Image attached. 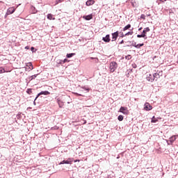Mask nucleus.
<instances>
[{
  "instance_id": "1",
  "label": "nucleus",
  "mask_w": 178,
  "mask_h": 178,
  "mask_svg": "<svg viewBox=\"0 0 178 178\" xmlns=\"http://www.w3.org/2000/svg\"><path fill=\"white\" fill-rule=\"evenodd\" d=\"M118 69V63L113 61L110 63V72L113 73Z\"/></svg>"
},
{
  "instance_id": "2",
  "label": "nucleus",
  "mask_w": 178,
  "mask_h": 178,
  "mask_svg": "<svg viewBox=\"0 0 178 178\" xmlns=\"http://www.w3.org/2000/svg\"><path fill=\"white\" fill-rule=\"evenodd\" d=\"M74 161V159L69 158L67 160H63V161L60 162L58 165H72Z\"/></svg>"
},
{
  "instance_id": "3",
  "label": "nucleus",
  "mask_w": 178,
  "mask_h": 178,
  "mask_svg": "<svg viewBox=\"0 0 178 178\" xmlns=\"http://www.w3.org/2000/svg\"><path fill=\"white\" fill-rule=\"evenodd\" d=\"M112 35V40L111 42H113L118 40V37H119V31H116L115 32L111 33Z\"/></svg>"
},
{
  "instance_id": "4",
  "label": "nucleus",
  "mask_w": 178,
  "mask_h": 178,
  "mask_svg": "<svg viewBox=\"0 0 178 178\" xmlns=\"http://www.w3.org/2000/svg\"><path fill=\"white\" fill-rule=\"evenodd\" d=\"M120 112L123 113V115H127L129 113V111H127V107L121 106L120 108Z\"/></svg>"
},
{
  "instance_id": "5",
  "label": "nucleus",
  "mask_w": 178,
  "mask_h": 178,
  "mask_svg": "<svg viewBox=\"0 0 178 178\" xmlns=\"http://www.w3.org/2000/svg\"><path fill=\"white\" fill-rule=\"evenodd\" d=\"M151 29L149 27H146L143 29L142 34L145 36V40H147V33L149 32Z\"/></svg>"
},
{
  "instance_id": "6",
  "label": "nucleus",
  "mask_w": 178,
  "mask_h": 178,
  "mask_svg": "<svg viewBox=\"0 0 178 178\" xmlns=\"http://www.w3.org/2000/svg\"><path fill=\"white\" fill-rule=\"evenodd\" d=\"M102 41H104V42H111V35H106L105 37L102 38Z\"/></svg>"
},
{
  "instance_id": "7",
  "label": "nucleus",
  "mask_w": 178,
  "mask_h": 178,
  "mask_svg": "<svg viewBox=\"0 0 178 178\" xmlns=\"http://www.w3.org/2000/svg\"><path fill=\"white\" fill-rule=\"evenodd\" d=\"M147 81H149L150 83H152L153 81H155V78H154V74H149V75L147 76Z\"/></svg>"
},
{
  "instance_id": "8",
  "label": "nucleus",
  "mask_w": 178,
  "mask_h": 178,
  "mask_svg": "<svg viewBox=\"0 0 178 178\" xmlns=\"http://www.w3.org/2000/svg\"><path fill=\"white\" fill-rule=\"evenodd\" d=\"M144 109H145V111H152V106H151V104H149V103L146 102L144 105Z\"/></svg>"
},
{
  "instance_id": "9",
  "label": "nucleus",
  "mask_w": 178,
  "mask_h": 178,
  "mask_svg": "<svg viewBox=\"0 0 178 178\" xmlns=\"http://www.w3.org/2000/svg\"><path fill=\"white\" fill-rule=\"evenodd\" d=\"M176 138H177V136H171L170 138V143L168 141H167L168 145H170V144H172V143H175V141H176Z\"/></svg>"
},
{
  "instance_id": "10",
  "label": "nucleus",
  "mask_w": 178,
  "mask_h": 178,
  "mask_svg": "<svg viewBox=\"0 0 178 178\" xmlns=\"http://www.w3.org/2000/svg\"><path fill=\"white\" fill-rule=\"evenodd\" d=\"M15 10H16L15 8L11 7L7 9V13L8 15H12L13 13H15Z\"/></svg>"
},
{
  "instance_id": "11",
  "label": "nucleus",
  "mask_w": 178,
  "mask_h": 178,
  "mask_svg": "<svg viewBox=\"0 0 178 178\" xmlns=\"http://www.w3.org/2000/svg\"><path fill=\"white\" fill-rule=\"evenodd\" d=\"M83 19H84L85 20H91V19H92V14H90V15H83Z\"/></svg>"
},
{
  "instance_id": "12",
  "label": "nucleus",
  "mask_w": 178,
  "mask_h": 178,
  "mask_svg": "<svg viewBox=\"0 0 178 178\" xmlns=\"http://www.w3.org/2000/svg\"><path fill=\"white\" fill-rule=\"evenodd\" d=\"M95 3V1L94 0H88L86 3V6H91V5H94Z\"/></svg>"
},
{
  "instance_id": "13",
  "label": "nucleus",
  "mask_w": 178,
  "mask_h": 178,
  "mask_svg": "<svg viewBox=\"0 0 178 178\" xmlns=\"http://www.w3.org/2000/svg\"><path fill=\"white\" fill-rule=\"evenodd\" d=\"M153 76H154V81H158V79H160L161 77L159 76V74H158V72L153 74Z\"/></svg>"
},
{
  "instance_id": "14",
  "label": "nucleus",
  "mask_w": 178,
  "mask_h": 178,
  "mask_svg": "<svg viewBox=\"0 0 178 178\" xmlns=\"http://www.w3.org/2000/svg\"><path fill=\"white\" fill-rule=\"evenodd\" d=\"M131 4L132 5L133 8H137L138 6V4L137 2H136V0H131Z\"/></svg>"
},
{
  "instance_id": "15",
  "label": "nucleus",
  "mask_w": 178,
  "mask_h": 178,
  "mask_svg": "<svg viewBox=\"0 0 178 178\" xmlns=\"http://www.w3.org/2000/svg\"><path fill=\"white\" fill-rule=\"evenodd\" d=\"M131 28V24H128L127 26H125L123 29L122 31H126V30H129V29Z\"/></svg>"
},
{
  "instance_id": "16",
  "label": "nucleus",
  "mask_w": 178,
  "mask_h": 178,
  "mask_svg": "<svg viewBox=\"0 0 178 178\" xmlns=\"http://www.w3.org/2000/svg\"><path fill=\"white\" fill-rule=\"evenodd\" d=\"M40 94L42 95H49L51 94V92H49V91H48V90H44V91H41Z\"/></svg>"
},
{
  "instance_id": "17",
  "label": "nucleus",
  "mask_w": 178,
  "mask_h": 178,
  "mask_svg": "<svg viewBox=\"0 0 178 178\" xmlns=\"http://www.w3.org/2000/svg\"><path fill=\"white\" fill-rule=\"evenodd\" d=\"M74 55H76V53L67 54L66 58H73V56H74Z\"/></svg>"
},
{
  "instance_id": "18",
  "label": "nucleus",
  "mask_w": 178,
  "mask_h": 178,
  "mask_svg": "<svg viewBox=\"0 0 178 178\" xmlns=\"http://www.w3.org/2000/svg\"><path fill=\"white\" fill-rule=\"evenodd\" d=\"M47 19H49V20H55V17H54L52 14H48Z\"/></svg>"
},
{
  "instance_id": "19",
  "label": "nucleus",
  "mask_w": 178,
  "mask_h": 178,
  "mask_svg": "<svg viewBox=\"0 0 178 178\" xmlns=\"http://www.w3.org/2000/svg\"><path fill=\"white\" fill-rule=\"evenodd\" d=\"M27 67H29V69H30L31 70H33L34 69L33 66V63H29L26 65Z\"/></svg>"
},
{
  "instance_id": "20",
  "label": "nucleus",
  "mask_w": 178,
  "mask_h": 178,
  "mask_svg": "<svg viewBox=\"0 0 178 178\" xmlns=\"http://www.w3.org/2000/svg\"><path fill=\"white\" fill-rule=\"evenodd\" d=\"M156 122H158V118H155V116H153L152 118L151 122L152 123H156Z\"/></svg>"
},
{
  "instance_id": "21",
  "label": "nucleus",
  "mask_w": 178,
  "mask_h": 178,
  "mask_svg": "<svg viewBox=\"0 0 178 178\" xmlns=\"http://www.w3.org/2000/svg\"><path fill=\"white\" fill-rule=\"evenodd\" d=\"M124 118V117L122 115H120L118 117V120H119V122H122L123 121V119Z\"/></svg>"
},
{
  "instance_id": "22",
  "label": "nucleus",
  "mask_w": 178,
  "mask_h": 178,
  "mask_svg": "<svg viewBox=\"0 0 178 178\" xmlns=\"http://www.w3.org/2000/svg\"><path fill=\"white\" fill-rule=\"evenodd\" d=\"M125 37L127 35H133V28L131 29V31H129L127 33L124 34Z\"/></svg>"
},
{
  "instance_id": "23",
  "label": "nucleus",
  "mask_w": 178,
  "mask_h": 178,
  "mask_svg": "<svg viewBox=\"0 0 178 178\" xmlns=\"http://www.w3.org/2000/svg\"><path fill=\"white\" fill-rule=\"evenodd\" d=\"M26 92L29 94V95H31L32 92H33V89L31 88H28L26 90Z\"/></svg>"
},
{
  "instance_id": "24",
  "label": "nucleus",
  "mask_w": 178,
  "mask_h": 178,
  "mask_svg": "<svg viewBox=\"0 0 178 178\" xmlns=\"http://www.w3.org/2000/svg\"><path fill=\"white\" fill-rule=\"evenodd\" d=\"M57 102L58 104L59 108H62V106H63V104H62V101H60V99H58Z\"/></svg>"
},
{
  "instance_id": "25",
  "label": "nucleus",
  "mask_w": 178,
  "mask_h": 178,
  "mask_svg": "<svg viewBox=\"0 0 178 178\" xmlns=\"http://www.w3.org/2000/svg\"><path fill=\"white\" fill-rule=\"evenodd\" d=\"M141 47H144V43H139L138 44H136V47L138 49L141 48Z\"/></svg>"
},
{
  "instance_id": "26",
  "label": "nucleus",
  "mask_w": 178,
  "mask_h": 178,
  "mask_svg": "<svg viewBox=\"0 0 178 178\" xmlns=\"http://www.w3.org/2000/svg\"><path fill=\"white\" fill-rule=\"evenodd\" d=\"M31 9L33 13H34V14L37 13V9H35V7L31 6Z\"/></svg>"
},
{
  "instance_id": "27",
  "label": "nucleus",
  "mask_w": 178,
  "mask_h": 178,
  "mask_svg": "<svg viewBox=\"0 0 178 178\" xmlns=\"http://www.w3.org/2000/svg\"><path fill=\"white\" fill-rule=\"evenodd\" d=\"M38 76V74L32 75L31 76V79H30V81H31V80H34V79H35Z\"/></svg>"
},
{
  "instance_id": "28",
  "label": "nucleus",
  "mask_w": 178,
  "mask_h": 178,
  "mask_svg": "<svg viewBox=\"0 0 178 178\" xmlns=\"http://www.w3.org/2000/svg\"><path fill=\"white\" fill-rule=\"evenodd\" d=\"M125 59H127V60H130V59H131V55L128 54L125 56Z\"/></svg>"
},
{
  "instance_id": "29",
  "label": "nucleus",
  "mask_w": 178,
  "mask_h": 178,
  "mask_svg": "<svg viewBox=\"0 0 178 178\" xmlns=\"http://www.w3.org/2000/svg\"><path fill=\"white\" fill-rule=\"evenodd\" d=\"M137 38H145V36L143 33H141L140 35V34L137 35Z\"/></svg>"
},
{
  "instance_id": "30",
  "label": "nucleus",
  "mask_w": 178,
  "mask_h": 178,
  "mask_svg": "<svg viewBox=\"0 0 178 178\" xmlns=\"http://www.w3.org/2000/svg\"><path fill=\"white\" fill-rule=\"evenodd\" d=\"M74 95H75L76 97H84V95L77 92H74Z\"/></svg>"
},
{
  "instance_id": "31",
  "label": "nucleus",
  "mask_w": 178,
  "mask_h": 178,
  "mask_svg": "<svg viewBox=\"0 0 178 178\" xmlns=\"http://www.w3.org/2000/svg\"><path fill=\"white\" fill-rule=\"evenodd\" d=\"M31 52H33V53L37 52V49H35L34 47H31Z\"/></svg>"
},
{
  "instance_id": "32",
  "label": "nucleus",
  "mask_w": 178,
  "mask_h": 178,
  "mask_svg": "<svg viewBox=\"0 0 178 178\" xmlns=\"http://www.w3.org/2000/svg\"><path fill=\"white\" fill-rule=\"evenodd\" d=\"M119 34L121 38H123V37H126V35H124V34L122 31L119 32Z\"/></svg>"
},
{
  "instance_id": "33",
  "label": "nucleus",
  "mask_w": 178,
  "mask_h": 178,
  "mask_svg": "<svg viewBox=\"0 0 178 178\" xmlns=\"http://www.w3.org/2000/svg\"><path fill=\"white\" fill-rule=\"evenodd\" d=\"M131 47H134L135 48H136V46H137V42L133 41L131 44Z\"/></svg>"
},
{
  "instance_id": "34",
  "label": "nucleus",
  "mask_w": 178,
  "mask_h": 178,
  "mask_svg": "<svg viewBox=\"0 0 178 178\" xmlns=\"http://www.w3.org/2000/svg\"><path fill=\"white\" fill-rule=\"evenodd\" d=\"M40 95H41V92H39V93L36 95V97H35V101H37V99H38V98L40 97Z\"/></svg>"
},
{
  "instance_id": "35",
  "label": "nucleus",
  "mask_w": 178,
  "mask_h": 178,
  "mask_svg": "<svg viewBox=\"0 0 178 178\" xmlns=\"http://www.w3.org/2000/svg\"><path fill=\"white\" fill-rule=\"evenodd\" d=\"M17 119H22V113H18L17 115Z\"/></svg>"
},
{
  "instance_id": "36",
  "label": "nucleus",
  "mask_w": 178,
  "mask_h": 178,
  "mask_svg": "<svg viewBox=\"0 0 178 178\" xmlns=\"http://www.w3.org/2000/svg\"><path fill=\"white\" fill-rule=\"evenodd\" d=\"M5 69H3V67H0V74L1 73H5Z\"/></svg>"
},
{
  "instance_id": "37",
  "label": "nucleus",
  "mask_w": 178,
  "mask_h": 178,
  "mask_svg": "<svg viewBox=\"0 0 178 178\" xmlns=\"http://www.w3.org/2000/svg\"><path fill=\"white\" fill-rule=\"evenodd\" d=\"M64 0H56V5H58V3H60V2H63Z\"/></svg>"
},
{
  "instance_id": "38",
  "label": "nucleus",
  "mask_w": 178,
  "mask_h": 178,
  "mask_svg": "<svg viewBox=\"0 0 178 178\" xmlns=\"http://www.w3.org/2000/svg\"><path fill=\"white\" fill-rule=\"evenodd\" d=\"M165 1H166V0H157L156 2H157V3L159 5L160 2L163 3V2H165Z\"/></svg>"
},
{
  "instance_id": "39",
  "label": "nucleus",
  "mask_w": 178,
  "mask_h": 178,
  "mask_svg": "<svg viewBox=\"0 0 178 178\" xmlns=\"http://www.w3.org/2000/svg\"><path fill=\"white\" fill-rule=\"evenodd\" d=\"M82 88H83V90H85V91H87V92H88L90 91V88H88L83 87Z\"/></svg>"
},
{
  "instance_id": "40",
  "label": "nucleus",
  "mask_w": 178,
  "mask_h": 178,
  "mask_svg": "<svg viewBox=\"0 0 178 178\" xmlns=\"http://www.w3.org/2000/svg\"><path fill=\"white\" fill-rule=\"evenodd\" d=\"M140 19H145V15L144 14H142L141 16H140Z\"/></svg>"
},
{
  "instance_id": "41",
  "label": "nucleus",
  "mask_w": 178,
  "mask_h": 178,
  "mask_svg": "<svg viewBox=\"0 0 178 178\" xmlns=\"http://www.w3.org/2000/svg\"><path fill=\"white\" fill-rule=\"evenodd\" d=\"M158 74L159 75L160 77L162 76L163 72L162 71L159 72Z\"/></svg>"
},
{
  "instance_id": "42",
  "label": "nucleus",
  "mask_w": 178,
  "mask_h": 178,
  "mask_svg": "<svg viewBox=\"0 0 178 178\" xmlns=\"http://www.w3.org/2000/svg\"><path fill=\"white\" fill-rule=\"evenodd\" d=\"M8 16H9V14L6 12V15L4 16L5 19H6V17H8Z\"/></svg>"
},
{
  "instance_id": "43",
  "label": "nucleus",
  "mask_w": 178,
  "mask_h": 178,
  "mask_svg": "<svg viewBox=\"0 0 178 178\" xmlns=\"http://www.w3.org/2000/svg\"><path fill=\"white\" fill-rule=\"evenodd\" d=\"M132 67H134V69H136L137 65L136 64H132Z\"/></svg>"
},
{
  "instance_id": "44",
  "label": "nucleus",
  "mask_w": 178,
  "mask_h": 178,
  "mask_svg": "<svg viewBox=\"0 0 178 178\" xmlns=\"http://www.w3.org/2000/svg\"><path fill=\"white\" fill-rule=\"evenodd\" d=\"M124 40H122L121 42H120L119 44H124Z\"/></svg>"
},
{
  "instance_id": "45",
  "label": "nucleus",
  "mask_w": 178,
  "mask_h": 178,
  "mask_svg": "<svg viewBox=\"0 0 178 178\" xmlns=\"http://www.w3.org/2000/svg\"><path fill=\"white\" fill-rule=\"evenodd\" d=\"M25 49H30V47L29 46L25 47Z\"/></svg>"
},
{
  "instance_id": "46",
  "label": "nucleus",
  "mask_w": 178,
  "mask_h": 178,
  "mask_svg": "<svg viewBox=\"0 0 178 178\" xmlns=\"http://www.w3.org/2000/svg\"><path fill=\"white\" fill-rule=\"evenodd\" d=\"M67 61V59L65 58L64 60H63V63H65Z\"/></svg>"
},
{
  "instance_id": "47",
  "label": "nucleus",
  "mask_w": 178,
  "mask_h": 178,
  "mask_svg": "<svg viewBox=\"0 0 178 178\" xmlns=\"http://www.w3.org/2000/svg\"><path fill=\"white\" fill-rule=\"evenodd\" d=\"M33 105L35 106V105H37V104L35 103V99H34L33 101Z\"/></svg>"
},
{
  "instance_id": "48",
  "label": "nucleus",
  "mask_w": 178,
  "mask_h": 178,
  "mask_svg": "<svg viewBox=\"0 0 178 178\" xmlns=\"http://www.w3.org/2000/svg\"><path fill=\"white\" fill-rule=\"evenodd\" d=\"M141 30H143V27L138 29V31H141Z\"/></svg>"
},
{
  "instance_id": "49",
  "label": "nucleus",
  "mask_w": 178,
  "mask_h": 178,
  "mask_svg": "<svg viewBox=\"0 0 178 178\" xmlns=\"http://www.w3.org/2000/svg\"><path fill=\"white\" fill-rule=\"evenodd\" d=\"M79 160H74V162L76 163V162H79Z\"/></svg>"
},
{
  "instance_id": "50",
  "label": "nucleus",
  "mask_w": 178,
  "mask_h": 178,
  "mask_svg": "<svg viewBox=\"0 0 178 178\" xmlns=\"http://www.w3.org/2000/svg\"><path fill=\"white\" fill-rule=\"evenodd\" d=\"M90 59H92V60L95 59V58L91 57Z\"/></svg>"
},
{
  "instance_id": "51",
  "label": "nucleus",
  "mask_w": 178,
  "mask_h": 178,
  "mask_svg": "<svg viewBox=\"0 0 178 178\" xmlns=\"http://www.w3.org/2000/svg\"><path fill=\"white\" fill-rule=\"evenodd\" d=\"M128 42H129V44H131V41H128Z\"/></svg>"
},
{
  "instance_id": "52",
  "label": "nucleus",
  "mask_w": 178,
  "mask_h": 178,
  "mask_svg": "<svg viewBox=\"0 0 178 178\" xmlns=\"http://www.w3.org/2000/svg\"><path fill=\"white\" fill-rule=\"evenodd\" d=\"M147 16H151V15L148 14Z\"/></svg>"
},
{
  "instance_id": "53",
  "label": "nucleus",
  "mask_w": 178,
  "mask_h": 178,
  "mask_svg": "<svg viewBox=\"0 0 178 178\" xmlns=\"http://www.w3.org/2000/svg\"><path fill=\"white\" fill-rule=\"evenodd\" d=\"M127 47H130V45L127 44Z\"/></svg>"
},
{
  "instance_id": "54",
  "label": "nucleus",
  "mask_w": 178,
  "mask_h": 178,
  "mask_svg": "<svg viewBox=\"0 0 178 178\" xmlns=\"http://www.w3.org/2000/svg\"><path fill=\"white\" fill-rule=\"evenodd\" d=\"M122 59H124V57H122Z\"/></svg>"
},
{
  "instance_id": "55",
  "label": "nucleus",
  "mask_w": 178,
  "mask_h": 178,
  "mask_svg": "<svg viewBox=\"0 0 178 178\" xmlns=\"http://www.w3.org/2000/svg\"><path fill=\"white\" fill-rule=\"evenodd\" d=\"M116 44H117V43L115 42V45H116Z\"/></svg>"
}]
</instances>
